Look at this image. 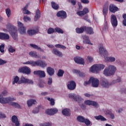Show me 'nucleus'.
Returning <instances> with one entry per match:
<instances>
[{
	"label": "nucleus",
	"instance_id": "f257e3e1",
	"mask_svg": "<svg viewBox=\"0 0 126 126\" xmlns=\"http://www.w3.org/2000/svg\"><path fill=\"white\" fill-rule=\"evenodd\" d=\"M15 99L11 97L3 98L1 96V95L0 94V103L1 104H6V103H10L11 106H13L15 108H20V105L18 103L13 102L12 101H14Z\"/></svg>",
	"mask_w": 126,
	"mask_h": 126
},
{
	"label": "nucleus",
	"instance_id": "f03ea898",
	"mask_svg": "<svg viewBox=\"0 0 126 126\" xmlns=\"http://www.w3.org/2000/svg\"><path fill=\"white\" fill-rule=\"evenodd\" d=\"M23 64H30L32 66H41V67H45V66H47V64L40 60L37 61H29L24 63Z\"/></svg>",
	"mask_w": 126,
	"mask_h": 126
},
{
	"label": "nucleus",
	"instance_id": "7ed1b4c3",
	"mask_svg": "<svg viewBox=\"0 0 126 126\" xmlns=\"http://www.w3.org/2000/svg\"><path fill=\"white\" fill-rule=\"evenodd\" d=\"M116 71L117 67H116V66L113 65H110L104 69L103 74L106 76H110V75L115 74V72H116Z\"/></svg>",
	"mask_w": 126,
	"mask_h": 126
},
{
	"label": "nucleus",
	"instance_id": "20e7f679",
	"mask_svg": "<svg viewBox=\"0 0 126 126\" xmlns=\"http://www.w3.org/2000/svg\"><path fill=\"white\" fill-rule=\"evenodd\" d=\"M105 68V65L103 64H95L93 65L90 69V72L95 73L103 70Z\"/></svg>",
	"mask_w": 126,
	"mask_h": 126
},
{
	"label": "nucleus",
	"instance_id": "39448f33",
	"mask_svg": "<svg viewBox=\"0 0 126 126\" xmlns=\"http://www.w3.org/2000/svg\"><path fill=\"white\" fill-rule=\"evenodd\" d=\"M18 26L19 27V32L20 33V34H22V35L26 34V29L23 26V24L20 22H18Z\"/></svg>",
	"mask_w": 126,
	"mask_h": 126
},
{
	"label": "nucleus",
	"instance_id": "423d86ee",
	"mask_svg": "<svg viewBox=\"0 0 126 126\" xmlns=\"http://www.w3.org/2000/svg\"><path fill=\"white\" fill-rule=\"evenodd\" d=\"M18 72H22L26 74H30L31 73V69L27 66H24L19 68Z\"/></svg>",
	"mask_w": 126,
	"mask_h": 126
},
{
	"label": "nucleus",
	"instance_id": "0eeeda50",
	"mask_svg": "<svg viewBox=\"0 0 126 126\" xmlns=\"http://www.w3.org/2000/svg\"><path fill=\"white\" fill-rule=\"evenodd\" d=\"M99 52L100 56H101V57H104V58L108 56V52L102 45H100L99 48Z\"/></svg>",
	"mask_w": 126,
	"mask_h": 126
},
{
	"label": "nucleus",
	"instance_id": "6e6552de",
	"mask_svg": "<svg viewBox=\"0 0 126 126\" xmlns=\"http://www.w3.org/2000/svg\"><path fill=\"white\" fill-rule=\"evenodd\" d=\"M90 81H91V83H92V86H93V87L96 88L99 86V82L98 79L92 77L90 79Z\"/></svg>",
	"mask_w": 126,
	"mask_h": 126
},
{
	"label": "nucleus",
	"instance_id": "1a4fd4ad",
	"mask_svg": "<svg viewBox=\"0 0 126 126\" xmlns=\"http://www.w3.org/2000/svg\"><path fill=\"white\" fill-rule=\"evenodd\" d=\"M67 86L69 90H74L75 87H76V84L75 83V82L70 81L68 82Z\"/></svg>",
	"mask_w": 126,
	"mask_h": 126
},
{
	"label": "nucleus",
	"instance_id": "9d476101",
	"mask_svg": "<svg viewBox=\"0 0 126 126\" xmlns=\"http://www.w3.org/2000/svg\"><path fill=\"white\" fill-rule=\"evenodd\" d=\"M111 22L112 26L116 28L118 26V20H117V17L113 15L111 16Z\"/></svg>",
	"mask_w": 126,
	"mask_h": 126
},
{
	"label": "nucleus",
	"instance_id": "9b49d317",
	"mask_svg": "<svg viewBox=\"0 0 126 126\" xmlns=\"http://www.w3.org/2000/svg\"><path fill=\"white\" fill-rule=\"evenodd\" d=\"M69 97L71 99H73L74 101H76L77 102H80V101H82V100H83V99L81 98V97L79 96V95H76L73 94H69Z\"/></svg>",
	"mask_w": 126,
	"mask_h": 126
},
{
	"label": "nucleus",
	"instance_id": "f8f14e48",
	"mask_svg": "<svg viewBox=\"0 0 126 126\" xmlns=\"http://www.w3.org/2000/svg\"><path fill=\"white\" fill-rule=\"evenodd\" d=\"M59 112V110L57 108H52L50 109H47L46 111V113L47 115H50V116H53L55 114H57Z\"/></svg>",
	"mask_w": 126,
	"mask_h": 126
},
{
	"label": "nucleus",
	"instance_id": "ddd939ff",
	"mask_svg": "<svg viewBox=\"0 0 126 126\" xmlns=\"http://www.w3.org/2000/svg\"><path fill=\"white\" fill-rule=\"evenodd\" d=\"M85 105H88L89 106L92 105V106H94V107H95L96 108H98V107H99V105L97 102L89 100L85 101Z\"/></svg>",
	"mask_w": 126,
	"mask_h": 126
},
{
	"label": "nucleus",
	"instance_id": "4468645a",
	"mask_svg": "<svg viewBox=\"0 0 126 126\" xmlns=\"http://www.w3.org/2000/svg\"><path fill=\"white\" fill-rule=\"evenodd\" d=\"M21 83H28L29 84H33V81L30 79H26L25 77L22 76L20 81Z\"/></svg>",
	"mask_w": 126,
	"mask_h": 126
},
{
	"label": "nucleus",
	"instance_id": "2eb2a0df",
	"mask_svg": "<svg viewBox=\"0 0 126 126\" xmlns=\"http://www.w3.org/2000/svg\"><path fill=\"white\" fill-rule=\"evenodd\" d=\"M11 35L14 40H17V38H18V35L17 34V28L13 27Z\"/></svg>",
	"mask_w": 126,
	"mask_h": 126
},
{
	"label": "nucleus",
	"instance_id": "dca6fc26",
	"mask_svg": "<svg viewBox=\"0 0 126 126\" xmlns=\"http://www.w3.org/2000/svg\"><path fill=\"white\" fill-rule=\"evenodd\" d=\"M34 74L38 75L39 77H46V73L45 71L42 70H37L34 71L33 72Z\"/></svg>",
	"mask_w": 126,
	"mask_h": 126
},
{
	"label": "nucleus",
	"instance_id": "f3484780",
	"mask_svg": "<svg viewBox=\"0 0 126 126\" xmlns=\"http://www.w3.org/2000/svg\"><path fill=\"white\" fill-rule=\"evenodd\" d=\"M57 16L61 18H66V12L64 11H60L57 13Z\"/></svg>",
	"mask_w": 126,
	"mask_h": 126
},
{
	"label": "nucleus",
	"instance_id": "a211bd4d",
	"mask_svg": "<svg viewBox=\"0 0 126 126\" xmlns=\"http://www.w3.org/2000/svg\"><path fill=\"white\" fill-rule=\"evenodd\" d=\"M74 62L79 64H84V59L81 57H76L74 59Z\"/></svg>",
	"mask_w": 126,
	"mask_h": 126
},
{
	"label": "nucleus",
	"instance_id": "6ab92c4d",
	"mask_svg": "<svg viewBox=\"0 0 126 126\" xmlns=\"http://www.w3.org/2000/svg\"><path fill=\"white\" fill-rule=\"evenodd\" d=\"M0 39L1 40H8L9 39V35L7 33L0 32Z\"/></svg>",
	"mask_w": 126,
	"mask_h": 126
},
{
	"label": "nucleus",
	"instance_id": "aec40b11",
	"mask_svg": "<svg viewBox=\"0 0 126 126\" xmlns=\"http://www.w3.org/2000/svg\"><path fill=\"white\" fill-rule=\"evenodd\" d=\"M100 84L102 87H104L105 88H108V87L111 85V84L109 83V82L107 80H102L100 82Z\"/></svg>",
	"mask_w": 126,
	"mask_h": 126
},
{
	"label": "nucleus",
	"instance_id": "412c9836",
	"mask_svg": "<svg viewBox=\"0 0 126 126\" xmlns=\"http://www.w3.org/2000/svg\"><path fill=\"white\" fill-rule=\"evenodd\" d=\"M12 123H14V124H15L16 126H19L20 124L19 123V121H18V118L15 115H14L11 118Z\"/></svg>",
	"mask_w": 126,
	"mask_h": 126
},
{
	"label": "nucleus",
	"instance_id": "4be33fe9",
	"mask_svg": "<svg viewBox=\"0 0 126 126\" xmlns=\"http://www.w3.org/2000/svg\"><path fill=\"white\" fill-rule=\"evenodd\" d=\"M109 10L111 12L115 13L116 11H119V8L116 6L115 5L111 4L109 6Z\"/></svg>",
	"mask_w": 126,
	"mask_h": 126
},
{
	"label": "nucleus",
	"instance_id": "5701e85b",
	"mask_svg": "<svg viewBox=\"0 0 126 126\" xmlns=\"http://www.w3.org/2000/svg\"><path fill=\"white\" fill-rule=\"evenodd\" d=\"M89 12V10H88V8H84L83 11L77 12V14L78 15H79L80 16H81L82 15H84L87 13H88Z\"/></svg>",
	"mask_w": 126,
	"mask_h": 126
},
{
	"label": "nucleus",
	"instance_id": "b1692460",
	"mask_svg": "<svg viewBox=\"0 0 126 126\" xmlns=\"http://www.w3.org/2000/svg\"><path fill=\"white\" fill-rule=\"evenodd\" d=\"M84 40L83 41L84 44H88L89 45H93L92 43L90 42V40L89 39V37L86 35H84L83 36Z\"/></svg>",
	"mask_w": 126,
	"mask_h": 126
},
{
	"label": "nucleus",
	"instance_id": "393cba45",
	"mask_svg": "<svg viewBox=\"0 0 126 126\" xmlns=\"http://www.w3.org/2000/svg\"><path fill=\"white\" fill-rule=\"evenodd\" d=\"M39 32V30L36 29V30H29L28 31V34L30 35V36H33V35H35L36 33Z\"/></svg>",
	"mask_w": 126,
	"mask_h": 126
},
{
	"label": "nucleus",
	"instance_id": "a878e982",
	"mask_svg": "<svg viewBox=\"0 0 126 126\" xmlns=\"http://www.w3.org/2000/svg\"><path fill=\"white\" fill-rule=\"evenodd\" d=\"M104 60L105 62H108L109 63H114L115 61H116V58L113 57H108L106 56Z\"/></svg>",
	"mask_w": 126,
	"mask_h": 126
},
{
	"label": "nucleus",
	"instance_id": "bb28decb",
	"mask_svg": "<svg viewBox=\"0 0 126 126\" xmlns=\"http://www.w3.org/2000/svg\"><path fill=\"white\" fill-rule=\"evenodd\" d=\"M30 56L32 58H35V59H40V56L37 54V52L35 51H31L29 53Z\"/></svg>",
	"mask_w": 126,
	"mask_h": 126
},
{
	"label": "nucleus",
	"instance_id": "cd10ccee",
	"mask_svg": "<svg viewBox=\"0 0 126 126\" xmlns=\"http://www.w3.org/2000/svg\"><path fill=\"white\" fill-rule=\"evenodd\" d=\"M85 29H86V26L82 27L80 28H77L76 29V32L78 34H80L81 33H83V32L85 31Z\"/></svg>",
	"mask_w": 126,
	"mask_h": 126
},
{
	"label": "nucleus",
	"instance_id": "c85d7f7f",
	"mask_svg": "<svg viewBox=\"0 0 126 126\" xmlns=\"http://www.w3.org/2000/svg\"><path fill=\"white\" fill-rule=\"evenodd\" d=\"M62 114L64 116H66L67 117H68L70 116V110H69V109L67 108L64 109L62 111Z\"/></svg>",
	"mask_w": 126,
	"mask_h": 126
},
{
	"label": "nucleus",
	"instance_id": "c756f323",
	"mask_svg": "<svg viewBox=\"0 0 126 126\" xmlns=\"http://www.w3.org/2000/svg\"><path fill=\"white\" fill-rule=\"evenodd\" d=\"M47 72L49 75H54L55 73V70L51 67H48L47 68Z\"/></svg>",
	"mask_w": 126,
	"mask_h": 126
},
{
	"label": "nucleus",
	"instance_id": "7c9ffc66",
	"mask_svg": "<svg viewBox=\"0 0 126 126\" xmlns=\"http://www.w3.org/2000/svg\"><path fill=\"white\" fill-rule=\"evenodd\" d=\"M108 10H109V5L108 4H106L105 5H104L103 9V13L104 16H106L107 15Z\"/></svg>",
	"mask_w": 126,
	"mask_h": 126
},
{
	"label": "nucleus",
	"instance_id": "2f4dec72",
	"mask_svg": "<svg viewBox=\"0 0 126 126\" xmlns=\"http://www.w3.org/2000/svg\"><path fill=\"white\" fill-rule=\"evenodd\" d=\"M29 5L27 4L24 8H22L23 13L24 14H31V12L27 10Z\"/></svg>",
	"mask_w": 126,
	"mask_h": 126
},
{
	"label": "nucleus",
	"instance_id": "473e14b6",
	"mask_svg": "<svg viewBox=\"0 0 126 126\" xmlns=\"http://www.w3.org/2000/svg\"><path fill=\"white\" fill-rule=\"evenodd\" d=\"M85 31H86V33L87 34H90L91 35V34H93L94 33V32L93 31V29L91 27H86L85 29Z\"/></svg>",
	"mask_w": 126,
	"mask_h": 126
},
{
	"label": "nucleus",
	"instance_id": "72a5a7b5",
	"mask_svg": "<svg viewBox=\"0 0 126 126\" xmlns=\"http://www.w3.org/2000/svg\"><path fill=\"white\" fill-rule=\"evenodd\" d=\"M41 16V13L40 12V10L37 9L36 11L35 16L34 17V21H37Z\"/></svg>",
	"mask_w": 126,
	"mask_h": 126
},
{
	"label": "nucleus",
	"instance_id": "f704fd0d",
	"mask_svg": "<svg viewBox=\"0 0 126 126\" xmlns=\"http://www.w3.org/2000/svg\"><path fill=\"white\" fill-rule=\"evenodd\" d=\"M52 53L54 54V55H56L58 57H63V54L62 53V52H60V51L56 49H53V50L52 51Z\"/></svg>",
	"mask_w": 126,
	"mask_h": 126
},
{
	"label": "nucleus",
	"instance_id": "c9c22d12",
	"mask_svg": "<svg viewBox=\"0 0 126 126\" xmlns=\"http://www.w3.org/2000/svg\"><path fill=\"white\" fill-rule=\"evenodd\" d=\"M15 83H17V84H21L20 81H19V77H18L17 76L14 78V81L12 82V84L14 85Z\"/></svg>",
	"mask_w": 126,
	"mask_h": 126
},
{
	"label": "nucleus",
	"instance_id": "e433bc0d",
	"mask_svg": "<svg viewBox=\"0 0 126 126\" xmlns=\"http://www.w3.org/2000/svg\"><path fill=\"white\" fill-rule=\"evenodd\" d=\"M37 103V101L34 99H31L27 101L28 106L30 107L33 105V104H35Z\"/></svg>",
	"mask_w": 126,
	"mask_h": 126
},
{
	"label": "nucleus",
	"instance_id": "4c0bfd02",
	"mask_svg": "<svg viewBox=\"0 0 126 126\" xmlns=\"http://www.w3.org/2000/svg\"><path fill=\"white\" fill-rule=\"evenodd\" d=\"M73 72H74V73L79 74V75L81 77H83V76H85V74L84 73L80 72V71L78 70H73Z\"/></svg>",
	"mask_w": 126,
	"mask_h": 126
},
{
	"label": "nucleus",
	"instance_id": "58836bf2",
	"mask_svg": "<svg viewBox=\"0 0 126 126\" xmlns=\"http://www.w3.org/2000/svg\"><path fill=\"white\" fill-rule=\"evenodd\" d=\"M94 118L95 120H100V121H106V118H105L104 117L101 115H99L98 116H95Z\"/></svg>",
	"mask_w": 126,
	"mask_h": 126
},
{
	"label": "nucleus",
	"instance_id": "ea45409f",
	"mask_svg": "<svg viewBox=\"0 0 126 126\" xmlns=\"http://www.w3.org/2000/svg\"><path fill=\"white\" fill-rule=\"evenodd\" d=\"M77 120L78 122H79L80 123H84V121H85V118L81 116H79L77 117Z\"/></svg>",
	"mask_w": 126,
	"mask_h": 126
},
{
	"label": "nucleus",
	"instance_id": "a19ab883",
	"mask_svg": "<svg viewBox=\"0 0 126 126\" xmlns=\"http://www.w3.org/2000/svg\"><path fill=\"white\" fill-rule=\"evenodd\" d=\"M30 46L32 48H33V49H36V50H40L41 52H44V50H43L42 49H41V48L39 47L38 46L35 44H31Z\"/></svg>",
	"mask_w": 126,
	"mask_h": 126
},
{
	"label": "nucleus",
	"instance_id": "79ce46f5",
	"mask_svg": "<svg viewBox=\"0 0 126 126\" xmlns=\"http://www.w3.org/2000/svg\"><path fill=\"white\" fill-rule=\"evenodd\" d=\"M52 7L54 8V9H59V5L57 3H55V2H51Z\"/></svg>",
	"mask_w": 126,
	"mask_h": 126
},
{
	"label": "nucleus",
	"instance_id": "37998d69",
	"mask_svg": "<svg viewBox=\"0 0 126 126\" xmlns=\"http://www.w3.org/2000/svg\"><path fill=\"white\" fill-rule=\"evenodd\" d=\"M63 73H64V71L62 69H60L58 71L57 75H58V76H59L60 77H62L63 76Z\"/></svg>",
	"mask_w": 126,
	"mask_h": 126
},
{
	"label": "nucleus",
	"instance_id": "c03bdc74",
	"mask_svg": "<svg viewBox=\"0 0 126 126\" xmlns=\"http://www.w3.org/2000/svg\"><path fill=\"white\" fill-rule=\"evenodd\" d=\"M56 48H59L60 49H63V50H65L66 49V47L63 45H61V44H56L55 45Z\"/></svg>",
	"mask_w": 126,
	"mask_h": 126
},
{
	"label": "nucleus",
	"instance_id": "a18cd8bd",
	"mask_svg": "<svg viewBox=\"0 0 126 126\" xmlns=\"http://www.w3.org/2000/svg\"><path fill=\"white\" fill-rule=\"evenodd\" d=\"M47 100L50 101L51 106H54L55 105V99L48 97L47 98Z\"/></svg>",
	"mask_w": 126,
	"mask_h": 126
},
{
	"label": "nucleus",
	"instance_id": "49530a36",
	"mask_svg": "<svg viewBox=\"0 0 126 126\" xmlns=\"http://www.w3.org/2000/svg\"><path fill=\"white\" fill-rule=\"evenodd\" d=\"M55 30L56 32H57V33H60L61 34H63V30H62L59 28H55Z\"/></svg>",
	"mask_w": 126,
	"mask_h": 126
},
{
	"label": "nucleus",
	"instance_id": "de8ad7c7",
	"mask_svg": "<svg viewBox=\"0 0 126 126\" xmlns=\"http://www.w3.org/2000/svg\"><path fill=\"white\" fill-rule=\"evenodd\" d=\"M5 11H6V13L7 14V16L8 17H9L11 14V11H10V9L9 8H7L6 10H5Z\"/></svg>",
	"mask_w": 126,
	"mask_h": 126
},
{
	"label": "nucleus",
	"instance_id": "09e8293b",
	"mask_svg": "<svg viewBox=\"0 0 126 126\" xmlns=\"http://www.w3.org/2000/svg\"><path fill=\"white\" fill-rule=\"evenodd\" d=\"M54 32L55 30L52 28H50L47 31L48 34H52L53 33H54Z\"/></svg>",
	"mask_w": 126,
	"mask_h": 126
},
{
	"label": "nucleus",
	"instance_id": "8fccbe9b",
	"mask_svg": "<svg viewBox=\"0 0 126 126\" xmlns=\"http://www.w3.org/2000/svg\"><path fill=\"white\" fill-rule=\"evenodd\" d=\"M8 51L10 52V53H14V52H15V49H14L12 46H9Z\"/></svg>",
	"mask_w": 126,
	"mask_h": 126
},
{
	"label": "nucleus",
	"instance_id": "3c124183",
	"mask_svg": "<svg viewBox=\"0 0 126 126\" xmlns=\"http://www.w3.org/2000/svg\"><path fill=\"white\" fill-rule=\"evenodd\" d=\"M39 126H52V123H47L40 124Z\"/></svg>",
	"mask_w": 126,
	"mask_h": 126
},
{
	"label": "nucleus",
	"instance_id": "603ef678",
	"mask_svg": "<svg viewBox=\"0 0 126 126\" xmlns=\"http://www.w3.org/2000/svg\"><path fill=\"white\" fill-rule=\"evenodd\" d=\"M24 21L26 22H27V21H30L31 20V18L30 17L27 16H25L23 18Z\"/></svg>",
	"mask_w": 126,
	"mask_h": 126
},
{
	"label": "nucleus",
	"instance_id": "864d4df0",
	"mask_svg": "<svg viewBox=\"0 0 126 126\" xmlns=\"http://www.w3.org/2000/svg\"><path fill=\"white\" fill-rule=\"evenodd\" d=\"M84 123H85V125L87 126H90V124H91V122L88 119H85Z\"/></svg>",
	"mask_w": 126,
	"mask_h": 126
},
{
	"label": "nucleus",
	"instance_id": "5fc2aeb1",
	"mask_svg": "<svg viewBox=\"0 0 126 126\" xmlns=\"http://www.w3.org/2000/svg\"><path fill=\"white\" fill-rule=\"evenodd\" d=\"M123 17L124 19L123 21V24L124 26H126V14L123 15Z\"/></svg>",
	"mask_w": 126,
	"mask_h": 126
},
{
	"label": "nucleus",
	"instance_id": "6e6d98bb",
	"mask_svg": "<svg viewBox=\"0 0 126 126\" xmlns=\"http://www.w3.org/2000/svg\"><path fill=\"white\" fill-rule=\"evenodd\" d=\"M0 52H1V53L4 52V44H1L0 46Z\"/></svg>",
	"mask_w": 126,
	"mask_h": 126
},
{
	"label": "nucleus",
	"instance_id": "4d7b16f0",
	"mask_svg": "<svg viewBox=\"0 0 126 126\" xmlns=\"http://www.w3.org/2000/svg\"><path fill=\"white\" fill-rule=\"evenodd\" d=\"M87 61H88V63H92L93 62V58L91 56H88Z\"/></svg>",
	"mask_w": 126,
	"mask_h": 126
},
{
	"label": "nucleus",
	"instance_id": "13d9d810",
	"mask_svg": "<svg viewBox=\"0 0 126 126\" xmlns=\"http://www.w3.org/2000/svg\"><path fill=\"white\" fill-rule=\"evenodd\" d=\"M6 63V61L2 60V59H0V65H2V64Z\"/></svg>",
	"mask_w": 126,
	"mask_h": 126
},
{
	"label": "nucleus",
	"instance_id": "bf43d9fd",
	"mask_svg": "<svg viewBox=\"0 0 126 126\" xmlns=\"http://www.w3.org/2000/svg\"><path fill=\"white\" fill-rule=\"evenodd\" d=\"M32 113L33 114H38V113H39V108H35L33 111H32Z\"/></svg>",
	"mask_w": 126,
	"mask_h": 126
},
{
	"label": "nucleus",
	"instance_id": "052dcab7",
	"mask_svg": "<svg viewBox=\"0 0 126 126\" xmlns=\"http://www.w3.org/2000/svg\"><path fill=\"white\" fill-rule=\"evenodd\" d=\"M90 83H91V81H90V80H89L88 81H85V82L84 83V86H87V85H89V84H90Z\"/></svg>",
	"mask_w": 126,
	"mask_h": 126
},
{
	"label": "nucleus",
	"instance_id": "680f3d73",
	"mask_svg": "<svg viewBox=\"0 0 126 126\" xmlns=\"http://www.w3.org/2000/svg\"><path fill=\"white\" fill-rule=\"evenodd\" d=\"M104 113L106 115H110V114L112 113V111L106 110L104 111Z\"/></svg>",
	"mask_w": 126,
	"mask_h": 126
},
{
	"label": "nucleus",
	"instance_id": "e2e57ef3",
	"mask_svg": "<svg viewBox=\"0 0 126 126\" xmlns=\"http://www.w3.org/2000/svg\"><path fill=\"white\" fill-rule=\"evenodd\" d=\"M83 3H89V1L88 0H81Z\"/></svg>",
	"mask_w": 126,
	"mask_h": 126
},
{
	"label": "nucleus",
	"instance_id": "0e129e2a",
	"mask_svg": "<svg viewBox=\"0 0 126 126\" xmlns=\"http://www.w3.org/2000/svg\"><path fill=\"white\" fill-rule=\"evenodd\" d=\"M71 3L73 5H75V4H76V1L75 0H71Z\"/></svg>",
	"mask_w": 126,
	"mask_h": 126
},
{
	"label": "nucleus",
	"instance_id": "69168bd1",
	"mask_svg": "<svg viewBox=\"0 0 126 126\" xmlns=\"http://www.w3.org/2000/svg\"><path fill=\"white\" fill-rule=\"evenodd\" d=\"M0 118H5V115H4V114L0 113Z\"/></svg>",
	"mask_w": 126,
	"mask_h": 126
},
{
	"label": "nucleus",
	"instance_id": "338daca9",
	"mask_svg": "<svg viewBox=\"0 0 126 126\" xmlns=\"http://www.w3.org/2000/svg\"><path fill=\"white\" fill-rule=\"evenodd\" d=\"M52 79L51 78H49L48 80V84H52Z\"/></svg>",
	"mask_w": 126,
	"mask_h": 126
},
{
	"label": "nucleus",
	"instance_id": "774afa93",
	"mask_svg": "<svg viewBox=\"0 0 126 126\" xmlns=\"http://www.w3.org/2000/svg\"><path fill=\"white\" fill-rule=\"evenodd\" d=\"M7 94V92L6 91H4L2 93V94L3 96H5V95H6Z\"/></svg>",
	"mask_w": 126,
	"mask_h": 126
}]
</instances>
